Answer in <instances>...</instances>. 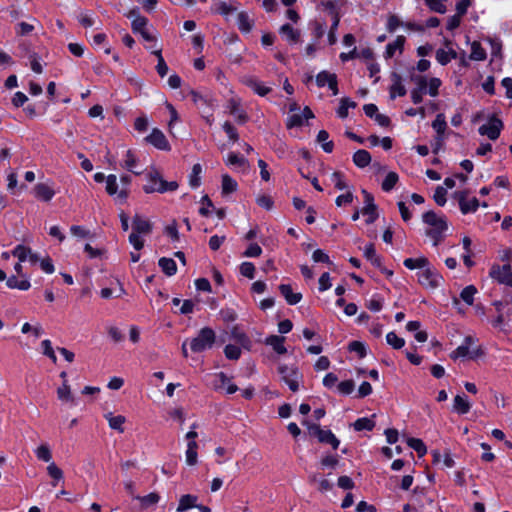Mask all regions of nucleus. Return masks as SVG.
Wrapping results in <instances>:
<instances>
[{
    "mask_svg": "<svg viewBox=\"0 0 512 512\" xmlns=\"http://www.w3.org/2000/svg\"><path fill=\"white\" fill-rule=\"evenodd\" d=\"M331 180L338 190H344L347 188V184L344 181L343 175L340 172H334L331 175Z\"/></svg>",
    "mask_w": 512,
    "mask_h": 512,
    "instance_id": "obj_64",
    "label": "nucleus"
},
{
    "mask_svg": "<svg viewBox=\"0 0 512 512\" xmlns=\"http://www.w3.org/2000/svg\"><path fill=\"white\" fill-rule=\"evenodd\" d=\"M364 256L367 260H369L374 266L380 268L381 267V258L376 254V250L373 244H368L364 248Z\"/></svg>",
    "mask_w": 512,
    "mask_h": 512,
    "instance_id": "obj_36",
    "label": "nucleus"
},
{
    "mask_svg": "<svg viewBox=\"0 0 512 512\" xmlns=\"http://www.w3.org/2000/svg\"><path fill=\"white\" fill-rule=\"evenodd\" d=\"M490 276L501 284L512 287V271L510 265H495L490 270Z\"/></svg>",
    "mask_w": 512,
    "mask_h": 512,
    "instance_id": "obj_13",
    "label": "nucleus"
},
{
    "mask_svg": "<svg viewBox=\"0 0 512 512\" xmlns=\"http://www.w3.org/2000/svg\"><path fill=\"white\" fill-rule=\"evenodd\" d=\"M476 340L474 337L468 335L464 338L463 343L450 353L451 359L465 358L476 359L484 355V350L481 346L474 347Z\"/></svg>",
    "mask_w": 512,
    "mask_h": 512,
    "instance_id": "obj_3",
    "label": "nucleus"
},
{
    "mask_svg": "<svg viewBox=\"0 0 512 512\" xmlns=\"http://www.w3.org/2000/svg\"><path fill=\"white\" fill-rule=\"evenodd\" d=\"M109 426L111 429L117 430L120 433L124 432L123 424L126 422V418L122 415H113L112 413H107L105 415Z\"/></svg>",
    "mask_w": 512,
    "mask_h": 512,
    "instance_id": "obj_26",
    "label": "nucleus"
},
{
    "mask_svg": "<svg viewBox=\"0 0 512 512\" xmlns=\"http://www.w3.org/2000/svg\"><path fill=\"white\" fill-rule=\"evenodd\" d=\"M477 293V289L473 285L466 286L460 294L461 299L468 305H472L474 302V296Z\"/></svg>",
    "mask_w": 512,
    "mask_h": 512,
    "instance_id": "obj_43",
    "label": "nucleus"
},
{
    "mask_svg": "<svg viewBox=\"0 0 512 512\" xmlns=\"http://www.w3.org/2000/svg\"><path fill=\"white\" fill-rule=\"evenodd\" d=\"M446 189L442 186H438L434 193V200L439 206H444L446 203Z\"/></svg>",
    "mask_w": 512,
    "mask_h": 512,
    "instance_id": "obj_61",
    "label": "nucleus"
},
{
    "mask_svg": "<svg viewBox=\"0 0 512 512\" xmlns=\"http://www.w3.org/2000/svg\"><path fill=\"white\" fill-rule=\"evenodd\" d=\"M238 28L243 33H249L253 27V21L245 12H240L237 16Z\"/></svg>",
    "mask_w": 512,
    "mask_h": 512,
    "instance_id": "obj_31",
    "label": "nucleus"
},
{
    "mask_svg": "<svg viewBox=\"0 0 512 512\" xmlns=\"http://www.w3.org/2000/svg\"><path fill=\"white\" fill-rule=\"evenodd\" d=\"M374 426H375L374 421L367 417L359 418L353 423V427L356 431H362V430L371 431L374 428Z\"/></svg>",
    "mask_w": 512,
    "mask_h": 512,
    "instance_id": "obj_41",
    "label": "nucleus"
},
{
    "mask_svg": "<svg viewBox=\"0 0 512 512\" xmlns=\"http://www.w3.org/2000/svg\"><path fill=\"white\" fill-rule=\"evenodd\" d=\"M336 76L337 75L335 73L321 71L316 75V84L318 87H324L325 85H328L330 82H332V79Z\"/></svg>",
    "mask_w": 512,
    "mask_h": 512,
    "instance_id": "obj_45",
    "label": "nucleus"
},
{
    "mask_svg": "<svg viewBox=\"0 0 512 512\" xmlns=\"http://www.w3.org/2000/svg\"><path fill=\"white\" fill-rule=\"evenodd\" d=\"M188 95L197 106L210 104V100L206 96L201 95L198 91L190 90Z\"/></svg>",
    "mask_w": 512,
    "mask_h": 512,
    "instance_id": "obj_56",
    "label": "nucleus"
},
{
    "mask_svg": "<svg viewBox=\"0 0 512 512\" xmlns=\"http://www.w3.org/2000/svg\"><path fill=\"white\" fill-rule=\"evenodd\" d=\"M105 190L110 196L114 197V200L119 204H124L130 193L128 188L119 187L117 177L114 174L107 176Z\"/></svg>",
    "mask_w": 512,
    "mask_h": 512,
    "instance_id": "obj_6",
    "label": "nucleus"
},
{
    "mask_svg": "<svg viewBox=\"0 0 512 512\" xmlns=\"http://www.w3.org/2000/svg\"><path fill=\"white\" fill-rule=\"evenodd\" d=\"M132 227H133V233H137L139 235H141V234L147 235L152 230L151 223L147 219L143 218L142 216H140L138 214H136L133 217Z\"/></svg>",
    "mask_w": 512,
    "mask_h": 512,
    "instance_id": "obj_17",
    "label": "nucleus"
},
{
    "mask_svg": "<svg viewBox=\"0 0 512 512\" xmlns=\"http://www.w3.org/2000/svg\"><path fill=\"white\" fill-rule=\"evenodd\" d=\"M441 85V81L438 78H431L429 82H427V92L435 97L438 95V89Z\"/></svg>",
    "mask_w": 512,
    "mask_h": 512,
    "instance_id": "obj_62",
    "label": "nucleus"
},
{
    "mask_svg": "<svg viewBox=\"0 0 512 512\" xmlns=\"http://www.w3.org/2000/svg\"><path fill=\"white\" fill-rule=\"evenodd\" d=\"M125 157L126 158H125L124 162L121 164V166L123 168L133 172L135 175H141L143 173V171L134 170V167L137 163V158L134 155V153L131 150H127Z\"/></svg>",
    "mask_w": 512,
    "mask_h": 512,
    "instance_id": "obj_32",
    "label": "nucleus"
},
{
    "mask_svg": "<svg viewBox=\"0 0 512 512\" xmlns=\"http://www.w3.org/2000/svg\"><path fill=\"white\" fill-rule=\"evenodd\" d=\"M468 191L455 192V197L458 199L460 210L463 214L475 212L479 206L477 198L473 197L468 199Z\"/></svg>",
    "mask_w": 512,
    "mask_h": 512,
    "instance_id": "obj_12",
    "label": "nucleus"
},
{
    "mask_svg": "<svg viewBox=\"0 0 512 512\" xmlns=\"http://www.w3.org/2000/svg\"><path fill=\"white\" fill-rule=\"evenodd\" d=\"M353 162L359 168L368 166L371 162V155L366 150H358L353 155Z\"/></svg>",
    "mask_w": 512,
    "mask_h": 512,
    "instance_id": "obj_27",
    "label": "nucleus"
},
{
    "mask_svg": "<svg viewBox=\"0 0 512 512\" xmlns=\"http://www.w3.org/2000/svg\"><path fill=\"white\" fill-rule=\"evenodd\" d=\"M210 384L215 390H225L227 394H233L238 390V387L231 383L230 379L223 372L214 374Z\"/></svg>",
    "mask_w": 512,
    "mask_h": 512,
    "instance_id": "obj_11",
    "label": "nucleus"
},
{
    "mask_svg": "<svg viewBox=\"0 0 512 512\" xmlns=\"http://www.w3.org/2000/svg\"><path fill=\"white\" fill-rule=\"evenodd\" d=\"M57 396L61 401H66V402H71V403L74 402V397L71 393V388H70V385L68 384L67 380H65L63 382L62 386H60L57 389Z\"/></svg>",
    "mask_w": 512,
    "mask_h": 512,
    "instance_id": "obj_34",
    "label": "nucleus"
},
{
    "mask_svg": "<svg viewBox=\"0 0 512 512\" xmlns=\"http://www.w3.org/2000/svg\"><path fill=\"white\" fill-rule=\"evenodd\" d=\"M148 19L144 16H137L132 20V31L134 33H140L146 29Z\"/></svg>",
    "mask_w": 512,
    "mask_h": 512,
    "instance_id": "obj_52",
    "label": "nucleus"
},
{
    "mask_svg": "<svg viewBox=\"0 0 512 512\" xmlns=\"http://www.w3.org/2000/svg\"><path fill=\"white\" fill-rule=\"evenodd\" d=\"M21 263L22 262L16 263L14 266V270L19 276L23 277V279L18 280L16 276H11L7 279L6 285L10 289H19L22 291H26L31 287V284L28 278L23 274V267Z\"/></svg>",
    "mask_w": 512,
    "mask_h": 512,
    "instance_id": "obj_10",
    "label": "nucleus"
},
{
    "mask_svg": "<svg viewBox=\"0 0 512 512\" xmlns=\"http://www.w3.org/2000/svg\"><path fill=\"white\" fill-rule=\"evenodd\" d=\"M470 58L476 61H482L486 58V52L478 42L472 43Z\"/></svg>",
    "mask_w": 512,
    "mask_h": 512,
    "instance_id": "obj_49",
    "label": "nucleus"
},
{
    "mask_svg": "<svg viewBox=\"0 0 512 512\" xmlns=\"http://www.w3.org/2000/svg\"><path fill=\"white\" fill-rule=\"evenodd\" d=\"M278 371L282 380L289 386L290 390L293 392L298 391L299 379L301 378V375L297 369L289 368L286 365H280L278 367Z\"/></svg>",
    "mask_w": 512,
    "mask_h": 512,
    "instance_id": "obj_8",
    "label": "nucleus"
},
{
    "mask_svg": "<svg viewBox=\"0 0 512 512\" xmlns=\"http://www.w3.org/2000/svg\"><path fill=\"white\" fill-rule=\"evenodd\" d=\"M423 222L429 226L426 235L433 240V245L437 246L443 240V234L448 225L446 219L437 215L434 211H428L422 216Z\"/></svg>",
    "mask_w": 512,
    "mask_h": 512,
    "instance_id": "obj_1",
    "label": "nucleus"
},
{
    "mask_svg": "<svg viewBox=\"0 0 512 512\" xmlns=\"http://www.w3.org/2000/svg\"><path fill=\"white\" fill-rule=\"evenodd\" d=\"M279 32L290 44H296L300 41V31L294 29L290 24L282 25Z\"/></svg>",
    "mask_w": 512,
    "mask_h": 512,
    "instance_id": "obj_21",
    "label": "nucleus"
},
{
    "mask_svg": "<svg viewBox=\"0 0 512 512\" xmlns=\"http://www.w3.org/2000/svg\"><path fill=\"white\" fill-rule=\"evenodd\" d=\"M428 264L430 263L426 257L407 258L404 260V266L410 270H423Z\"/></svg>",
    "mask_w": 512,
    "mask_h": 512,
    "instance_id": "obj_28",
    "label": "nucleus"
},
{
    "mask_svg": "<svg viewBox=\"0 0 512 512\" xmlns=\"http://www.w3.org/2000/svg\"><path fill=\"white\" fill-rule=\"evenodd\" d=\"M237 190V182L232 179L229 175L225 174L222 176V193L230 194Z\"/></svg>",
    "mask_w": 512,
    "mask_h": 512,
    "instance_id": "obj_39",
    "label": "nucleus"
},
{
    "mask_svg": "<svg viewBox=\"0 0 512 512\" xmlns=\"http://www.w3.org/2000/svg\"><path fill=\"white\" fill-rule=\"evenodd\" d=\"M502 128V121L493 116L487 124L480 126L478 131L480 135H486L490 140H496L500 136Z\"/></svg>",
    "mask_w": 512,
    "mask_h": 512,
    "instance_id": "obj_9",
    "label": "nucleus"
},
{
    "mask_svg": "<svg viewBox=\"0 0 512 512\" xmlns=\"http://www.w3.org/2000/svg\"><path fill=\"white\" fill-rule=\"evenodd\" d=\"M148 183L144 185L143 190L145 193L150 194L154 192L165 193L168 191H175L178 189V183L176 181H166L158 170L152 168L146 174Z\"/></svg>",
    "mask_w": 512,
    "mask_h": 512,
    "instance_id": "obj_2",
    "label": "nucleus"
},
{
    "mask_svg": "<svg viewBox=\"0 0 512 512\" xmlns=\"http://www.w3.org/2000/svg\"><path fill=\"white\" fill-rule=\"evenodd\" d=\"M70 232L73 236L77 238H90L91 233L89 230L85 229L83 226L73 225L70 228Z\"/></svg>",
    "mask_w": 512,
    "mask_h": 512,
    "instance_id": "obj_58",
    "label": "nucleus"
},
{
    "mask_svg": "<svg viewBox=\"0 0 512 512\" xmlns=\"http://www.w3.org/2000/svg\"><path fill=\"white\" fill-rule=\"evenodd\" d=\"M433 129L437 132L438 136H443L447 123L443 114H438L432 123Z\"/></svg>",
    "mask_w": 512,
    "mask_h": 512,
    "instance_id": "obj_47",
    "label": "nucleus"
},
{
    "mask_svg": "<svg viewBox=\"0 0 512 512\" xmlns=\"http://www.w3.org/2000/svg\"><path fill=\"white\" fill-rule=\"evenodd\" d=\"M152 53L157 56L158 60L156 70L161 77H164L168 72V66L162 56L161 49L153 50Z\"/></svg>",
    "mask_w": 512,
    "mask_h": 512,
    "instance_id": "obj_44",
    "label": "nucleus"
},
{
    "mask_svg": "<svg viewBox=\"0 0 512 512\" xmlns=\"http://www.w3.org/2000/svg\"><path fill=\"white\" fill-rule=\"evenodd\" d=\"M349 350L358 353L360 358H364L366 356L365 345L360 341H352L349 344Z\"/></svg>",
    "mask_w": 512,
    "mask_h": 512,
    "instance_id": "obj_63",
    "label": "nucleus"
},
{
    "mask_svg": "<svg viewBox=\"0 0 512 512\" xmlns=\"http://www.w3.org/2000/svg\"><path fill=\"white\" fill-rule=\"evenodd\" d=\"M30 248L24 245H17L12 251L11 255L18 258L19 262H24L28 259Z\"/></svg>",
    "mask_w": 512,
    "mask_h": 512,
    "instance_id": "obj_46",
    "label": "nucleus"
},
{
    "mask_svg": "<svg viewBox=\"0 0 512 512\" xmlns=\"http://www.w3.org/2000/svg\"><path fill=\"white\" fill-rule=\"evenodd\" d=\"M224 354L230 360H237L240 358L241 349L238 346L229 344L225 346Z\"/></svg>",
    "mask_w": 512,
    "mask_h": 512,
    "instance_id": "obj_55",
    "label": "nucleus"
},
{
    "mask_svg": "<svg viewBox=\"0 0 512 512\" xmlns=\"http://www.w3.org/2000/svg\"><path fill=\"white\" fill-rule=\"evenodd\" d=\"M391 77H392V82H393L390 87L391 99H394L397 95L398 96L406 95V89H405L404 85L402 84L401 76L397 73H393Z\"/></svg>",
    "mask_w": 512,
    "mask_h": 512,
    "instance_id": "obj_22",
    "label": "nucleus"
},
{
    "mask_svg": "<svg viewBox=\"0 0 512 512\" xmlns=\"http://www.w3.org/2000/svg\"><path fill=\"white\" fill-rule=\"evenodd\" d=\"M404 43H405V37L398 36L394 42L389 43L386 46L385 57L392 58L394 56L396 50H399L400 52H402Z\"/></svg>",
    "mask_w": 512,
    "mask_h": 512,
    "instance_id": "obj_29",
    "label": "nucleus"
},
{
    "mask_svg": "<svg viewBox=\"0 0 512 512\" xmlns=\"http://www.w3.org/2000/svg\"><path fill=\"white\" fill-rule=\"evenodd\" d=\"M240 273L249 279H253L255 274V266L251 262H243L240 265Z\"/></svg>",
    "mask_w": 512,
    "mask_h": 512,
    "instance_id": "obj_57",
    "label": "nucleus"
},
{
    "mask_svg": "<svg viewBox=\"0 0 512 512\" xmlns=\"http://www.w3.org/2000/svg\"><path fill=\"white\" fill-rule=\"evenodd\" d=\"M145 140L160 150H169V143L163 134V132L157 128H154L152 132L145 138Z\"/></svg>",
    "mask_w": 512,
    "mask_h": 512,
    "instance_id": "obj_14",
    "label": "nucleus"
},
{
    "mask_svg": "<svg viewBox=\"0 0 512 512\" xmlns=\"http://www.w3.org/2000/svg\"><path fill=\"white\" fill-rule=\"evenodd\" d=\"M47 473L55 481L63 479V471L54 462H50L47 466Z\"/></svg>",
    "mask_w": 512,
    "mask_h": 512,
    "instance_id": "obj_54",
    "label": "nucleus"
},
{
    "mask_svg": "<svg viewBox=\"0 0 512 512\" xmlns=\"http://www.w3.org/2000/svg\"><path fill=\"white\" fill-rule=\"evenodd\" d=\"M34 194L36 198L48 202L53 198L55 192L49 185L38 183L34 187Z\"/></svg>",
    "mask_w": 512,
    "mask_h": 512,
    "instance_id": "obj_18",
    "label": "nucleus"
},
{
    "mask_svg": "<svg viewBox=\"0 0 512 512\" xmlns=\"http://www.w3.org/2000/svg\"><path fill=\"white\" fill-rule=\"evenodd\" d=\"M471 404L466 396L456 395L453 401V410L458 414H466L470 411Z\"/></svg>",
    "mask_w": 512,
    "mask_h": 512,
    "instance_id": "obj_25",
    "label": "nucleus"
},
{
    "mask_svg": "<svg viewBox=\"0 0 512 512\" xmlns=\"http://www.w3.org/2000/svg\"><path fill=\"white\" fill-rule=\"evenodd\" d=\"M35 453L39 460H42L44 462H49V463L51 462L52 454H51L50 448L47 444L40 445L36 449Z\"/></svg>",
    "mask_w": 512,
    "mask_h": 512,
    "instance_id": "obj_48",
    "label": "nucleus"
},
{
    "mask_svg": "<svg viewBox=\"0 0 512 512\" xmlns=\"http://www.w3.org/2000/svg\"><path fill=\"white\" fill-rule=\"evenodd\" d=\"M232 338L239 343L243 348L250 350L252 342L244 331L239 326H233L231 329Z\"/></svg>",
    "mask_w": 512,
    "mask_h": 512,
    "instance_id": "obj_19",
    "label": "nucleus"
},
{
    "mask_svg": "<svg viewBox=\"0 0 512 512\" xmlns=\"http://www.w3.org/2000/svg\"><path fill=\"white\" fill-rule=\"evenodd\" d=\"M303 424L307 426L311 435L317 437L320 443L330 444L333 449L338 448L340 441L330 430H324L318 424L309 423L307 421H304Z\"/></svg>",
    "mask_w": 512,
    "mask_h": 512,
    "instance_id": "obj_5",
    "label": "nucleus"
},
{
    "mask_svg": "<svg viewBox=\"0 0 512 512\" xmlns=\"http://www.w3.org/2000/svg\"><path fill=\"white\" fill-rule=\"evenodd\" d=\"M281 294L285 297L286 301L290 305L299 303L302 299L301 293H293L292 288L289 284H281L279 286Z\"/></svg>",
    "mask_w": 512,
    "mask_h": 512,
    "instance_id": "obj_24",
    "label": "nucleus"
},
{
    "mask_svg": "<svg viewBox=\"0 0 512 512\" xmlns=\"http://www.w3.org/2000/svg\"><path fill=\"white\" fill-rule=\"evenodd\" d=\"M329 134L326 130H320L317 135V142L322 145L323 150L326 153H331L334 148V143L329 141Z\"/></svg>",
    "mask_w": 512,
    "mask_h": 512,
    "instance_id": "obj_33",
    "label": "nucleus"
},
{
    "mask_svg": "<svg viewBox=\"0 0 512 512\" xmlns=\"http://www.w3.org/2000/svg\"><path fill=\"white\" fill-rule=\"evenodd\" d=\"M446 49H438L436 51V60L441 65L448 64L452 59L457 58L456 51L451 47V41L445 40Z\"/></svg>",
    "mask_w": 512,
    "mask_h": 512,
    "instance_id": "obj_15",
    "label": "nucleus"
},
{
    "mask_svg": "<svg viewBox=\"0 0 512 512\" xmlns=\"http://www.w3.org/2000/svg\"><path fill=\"white\" fill-rule=\"evenodd\" d=\"M135 499L140 501L142 508H148L152 505H156L160 500V496L158 493L152 492L146 496H135Z\"/></svg>",
    "mask_w": 512,
    "mask_h": 512,
    "instance_id": "obj_35",
    "label": "nucleus"
},
{
    "mask_svg": "<svg viewBox=\"0 0 512 512\" xmlns=\"http://www.w3.org/2000/svg\"><path fill=\"white\" fill-rule=\"evenodd\" d=\"M198 497L192 494L182 495L179 499L177 512H185L188 509L197 507Z\"/></svg>",
    "mask_w": 512,
    "mask_h": 512,
    "instance_id": "obj_23",
    "label": "nucleus"
},
{
    "mask_svg": "<svg viewBox=\"0 0 512 512\" xmlns=\"http://www.w3.org/2000/svg\"><path fill=\"white\" fill-rule=\"evenodd\" d=\"M399 180L398 174L395 172H389L381 184V188L385 192L391 191Z\"/></svg>",
    "mask_w": 512,
    "mask_h": 512,
    "instance_id": "obj_38",
    "label": "nucleus"
},
{
    "mask_svg": "<svg viewBox=\"0 0 512 512\" xmlns=\"http://www.w3.org/2000/svg\"><path fill=\"white\" fill-rule=\"evenodd\" d=\"M214 9L217 13H220L222 15H228L232 12H235L237 10V7L234 6L232 3H228L225 1H218L214 4Z\"/></svg>",
    "mask_w": 512,
    "mask_h": 512,
    "instance_id": "obj_42",
    "label": "nucleus"
},
{
    "mask_svg": "<svg viewBox=\"0 0 512 512\" xmlns=\"http://www.w3.org/2000/svg\"><path fill=\"white\" fill-rule=\"evenodd\" d=\"M355 384L352 380H345L338 384V391L343 395H349L353 392Z\"/></svg>",
    "mask_w": 512,
    "mask_h": 512,
    "instance_id": "obj_60",
    "label": "nucleus"
},
{
    "mask_svg": "<svg viewBox=\"0 0 512 512\" xmlns=\"http://www.w3.org/2000/svg\"><path fill=\"white\" fill-rule=\"evenodd\" d=\"M202 172V167L200 164H194L192 167L191 174L189 176V184L192 188H196L201 183L200 174Z\"/></svg>",
    "mask_w": 512,
    "mask_h": 512,
    "instance_id": "obj_40",
    "label": "nucleus"
},
{
    "mask_svg": "<svg viewBox=\"0 0 512 512\" xmlns=\"http://www.w3.org/2000/svg\"><path fill=\"white\" fill-rule=\"evenodd\" d=\"M215 340V332L209 327H204L199 331L198 335L191 340L190 348L194 353H199L211 348Z\"/></svg>",
    "mask_w": 512,
    "mask_h": 512,
    "instance_id": "obj_4",
    "label": "nucleus"
},
{
    "mask_svg": "<svg viewBox=\"0 0 512 512\" xmlns=\"http://www.w3.org/2000/svg\"><path fill=\"white\" fill-rule=\"evenodd\" d=\"M158 264L167 276H173L177 271L176 262L172 258L162 257Z\"/></svg>",
    "mask_w": 512,
    "mask_h": 512,
    "instance_id": "obj_30",
    "label": "nucleus"
},
{
    "mask_svg": "<svg viewBox=\"0 0 512 512\" xmlns=\"http://www.w3.org/2000/svg\"><path fill=\"white\" fill-rule=\"evenodd\" d=\"M418 282L427 288H436L442 282V276L428 264L423 270L418 272Z\"/></svg>",
    "mask_w": 512,
    "mask_h": 512,
    "instance_id": "obj_7",
    "label": "nucleus"
},
{
    "mask_svg": "<svg viewBox=\"0 0 512 512\" xmlns=\"http://www.w3.org/2000/svg\"><path fill=\"white\" fill-rule=\"evenodd\" d=\"M407 444L410 448L414 449L417 452L419 457H422L427 453V448L421 439L408 438Z\"/></svg>",
    "mask_w": 512,
    "mask_h": 512,
    "instance_id": "obj_37",
    "label": "nucleus"
},
{
    "mask_svg": "<svg viewBox=\"0 0 512 512\" xmlns=\"http://www.w3.org/2000/svg\"><path fill=\"white\" fill-rule=\"evenodd\" d=\"M256 203L260 206L265 208L266 210H271L273 208V199L269 195H259L256 198Z\"/></svg>",
    "mask_w": 512,
    "mask_h": 512,
    "instance_id": "obj_59",
    "label": "nucleus"
},
{
    "mask_svg": "<svg viewBox=\"0 0 512 512\" xmlns=\"http://www.w3.org/2000/svg\"><path fill=\"white\" fill-rule=\"evenodd\" d=\"M445 1L446 0H426L425 3L432 11L444 14L446 12Z\"/></svg>",
    "mask_w": 512,
    "mask_h": 512,
    "instance_id": "obj_53",
    "label": "nucleus"
},
{
    "mask_svg": "<svg viewBox=\"0 0 512 512\" xmlns=\"http://www.w3.org/2000/svg\"><path fill=\"white\" fill-rule=\"evenodd\" d=\"M284 342L285 337L278 335H270L265 339V344L271 346L277 354H285L287 352Z\"/></svg>",
    "mask_w": 512,
    "mask_h": 512,
    "instance_id": "obj_20",
    "label": "nucleus"
},
{
    "mask_svg": "<svg viewBox=\"0 0 512 512\" xmlns=\"http://www.w3.org/2000/svg\"><path fill=\"white\" fill-rule=\"evenodd\" d=\"M387 343L392 346L394 349H400L404 346L405 341L403 338L397 336L395 332H389L386 335Z\"/></svg>",
    "mask_w": 512,
    "mask_h": 512,
    "instance_id": "obj_51",
    "label": "nucleus"
},
{
    "mask_svg": "<svg viewBox=\"0 0 512 512\" xmlns=\"http://www.w3.org/2000/svg\"><path fill=\"white\" fill-rule=\"evenodd\" d=\"M227 108L229 113L236 118L238 123L244 124L248 120L247 114L240 108V102L238 99L231 98L228 101Z\"/></svg>",
    "mask_w": 512,
    "mask_h": 512,
    "instance_id": "obj_16",
    "label": "nucleus"
},
{
    "mask_svg": "<svg viewBox=\"0 0 512 512\" xmlns=\"http://www.w3.org/2000/svg\"><path fill=\"white\" fill-rule=\"evenodd\" d=\"M248 85L253 89L255 93L260 96H265L271 91L270 87L265 86L263 83L257 80H250Z\"/></svg>",
    "mask_w": 512,
    "mask_h": 512,
    "instance_id": "obj_50",
    "label": "nucleus"
}]
</instances>
